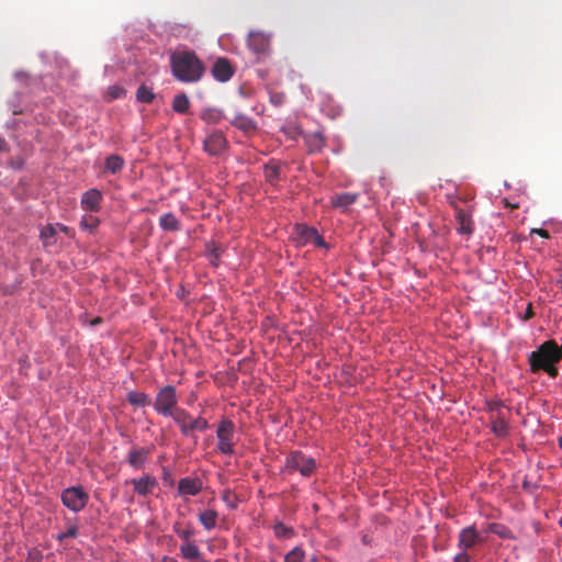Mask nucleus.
<instances>
[{
    "label": "nucleus",
    "instance_id": "nucleus-1",
    "mask_svg": "<svg viewBox=\"0 0 562 562\" xmlns=\"http://www.w3.org/2000/svg\"><path fill=\"white\" fill-rule=\"evenodd\" d=\"M172 76L186 83H194L202 79L205 67L193 50L179 49L170 54Z\"/></svg>",
    "mask_w": 562,
    "mask_h": 562
},
{
    "label": "nucleus",
    "instance_id": "nucleus-2",
    "mask_svg": "<svg viewBox=\"0 0 562 562\" xmlns=\"http://www.w3.org/2000/svg\"><path fill=\"white\" fill-rule=\"evenodd\" d=\"M562 360V346L559 347L554 340H548L541 344L537 350L529 356V364L531 372L540 370L547 372L551 378L558 375L555 367Z\"/></svg>",
    "mask_w": 562,
    "mask_h": 562
},
{
    "label": "nucleus",
    "instance_id": "nucleus-3",
    "mask_svg": "<svg viewBox=\"0 0 562 562\" xmlns=\"http://www.w3.org/2000/svg\"><path fill=\"white\" fill-rule=\"evenodd\" d=\"M171 418L179 427L180 432L184 437H191L195 441L198 437L194 435L195 431H205L209 428V422L202 417H193L189 412L183 408L177 411Z\"/></svg>",
    "mask_w": 562,
    "mask_h": 562
},
{
    "label": "nucleus",
    "instance_id": "nucleus-4",
    "mask_svg": "<svg viewBox=\"0 0 562 562\" xmlns=\"http://www.w3.org/2000/svg\"><path fill=\"white\" fill-rule=\"evenodd\" d=\"M154 408L159 415L165 417H171L179 411L176 387L172 385L161 387L156 394Z\"/></svg>",
    "mask_w": 562,
    "mask_h": 562
},
{
    "label": "nucleus",
    "instance_id": "nucleus-5",
    "mask_svg": "<svg viewBox=\"0 0 562 562\" xmlns=\"http://www.w3.org/2000/svg\"><path fill=\"white\" fill-rule=\"evenodd\" d=\"M235 434L236 427L235 424L231 419H223L218 423L216 429V438H217V450L220 453L224 456L234 454V446H235Z\"/></svg>",
    "mask_w": 562,
    "mask_h": 562
},
{
    "label": "nucleus",
    "instance_id": "nucleus-6",
    "mask_svg": "<svg viewBox=\"0 0 562 562\" xmlns=\"http://www.w3.org/2000/svg\"><path fill=\"white\" fill-rule=\"evenodd\" d=\"M61 502L68 509L78 513L88 504L89 494L80 485L71 486L63 491Z\"/></svg>",
    "mask_w": 562,
    "mask_h": 562
},
{
    "label": "nucleus",
    "instance_id": "nucleus-7",
    "mask_svg": "<svg viewBox=\"0 0 562 562\" xmlns=\"http://www.w3.org/2000/svg\"><path fill=\"white\" fill-rule=\"evenodd\" d=\"M286 468L299 471L303 475H310L315 468L314 459L304 456L301 451H293L286 459Z\"/></svg>",
    "mask_w": 562,
    "mask_h": 562
},
{
    "label": "nucleus",
    "instance_id": "nucleus-8",
    "mask_svg": "<svg viewBox=\"0 0 562 562\" xmlns=\"http://www.w3.org/2000/svg\"><path fill=\"white\" fill-rule=\"evenodd\" d=\"M483 542V538L480 536L479 531L474 526H469L459 532L458 536V548L460 550H471L479 543Z\"/></svg>",
    "mask_w": 562,
    "mask_h": 562
},
{
    "label": "nucleus",
    "instance_id": "nucleus-9",
    "mask_svg": "<svg viewBox=\"0 0 562 562\" xmlns=\"http://www.w3.org/2000/svg\"><path fill=\"white\" fill-rule=\"evenodd\" d=\"M227 139L220 131L210 134L203 142L204 150L211 156L221 155L227 147Z\"/></svg>",
    "mask_w": 562,
    "mask_h": 562
},
{
    "label": "nucleus",
    "instance_id": "nucleus-10",
    "mask_svg": "<svg viewBox=\"0 0 562 562\" xmlns=\"http://www.w3.org/2000/svg\"><path fill=\"white\" fill-rule=\"evenodd\" d=\"M203 488V482L199 477L186 476L178 482V495L181 497L196 496Z\"/></svg>",
    "mask_w": 562,
    "mask_h": 562
},
{
    "label": "nucleus",
    "instance_id": "nucleus-11",
    "mask_svg": "<svg viewBox=\"0 0 562 562\" xmlns=\"http://www.w3.org/2000/svg\"><path fill=\"white\" fill-rule=\"evenodd\" d=\"M127 483L132 484L134 487V492L139 496H147L153 493V491L157 487L158 482L157 479L150 474H144L138 479H132L127 481Z\"/></svg>",
    "mask_w": 562,
    "mask_h": 562
},
{
    "label": "nucleus",
    "instance_id": "nucleus-12",
    "mask_svg": "<svg viewBox=\"0 0 562 562\" xmlns=\"http://www.w3.org/2000/svg\"><path fill=\"white\" fill-rule=\"evenodd\" d=\"M510 413H498L493 416H488L491 423L492 432L498 438H505L509 434V420Z\"/></svg>",
    "mask_w": 562,
    "mask_h": 562
},
{
    "label": "nucleus",
    "instance_id": "nucleus-13",
    "mask_svg": "<svg viewBox=\"0 0 562 562\" xmlns=\"http://www.w3.org/2000/svg\"><path fill=\"white\" fill-rule=\"evenodd\" d=\"M212 75L217 81L226 82L233 77L234 68L227 58L220 57L212 67Z\"/></svg>",
    "mask_w": 562,
    "mask_h": 562
},
{
    "label": "nucleus",
    "instance_id": "nucleus-14",
    "mask_svg": "<svg viewBox=\"0 0 562 562\" xmlns=\"http://www.w3.org/2000/svg\"><path fill=\"white\" fill-rule=\"evenodd\" d=\"M103 195L98 189H90L82 194L81 207L85 211L98 212L101 207Z\"/></svg>",
    "mask_w": 562,
    "mask_h": 562
},
{
    "label": "nucleus",
    "instance_id": "nucleus-15",
    "mask_svg": "<svg viewBox=\"0 0 562 562\" xmlns=\"http://www.w3.org/2000/svg\"><path fill=\"white\" fill-rule=\"evenodd\" d=\"M150 454V449L140 447V448H132L127 454V462L134 469H143L148 460Z\"/></svg>",
    "mask_w": 562,
    "mask_h": 562
},
{
    "label": "nucleus",
    "instance_id": "nucleus-16",
    "mask_svg": "<svg viewBox=\"0 0 562 562\" xmlns=\"http://www.w3.org/2000/svg\"><path fill=\"white\" fill-rule=\"evenodd\" d=\"M456 209V221L458 223L457 231L463 235H471L473 233V221L471 215L463 209L454 206Z\"/></svg>",
    "mask_w": 562,
    "mask_h": 562
},
{
    "label": "nucleus",
    "instance_id": "nucleus-17",
    "mask_svg": "<svg viewBox=\"0 0 562 562\" xmlns=\"http://www.w3.org/2000/svg\"><path fill=\"white\" fill-rule=\"evenodd\" d=\"M247 44L255 53H265L269 46V38L261 32H250Z\"/></svg>",
    "mask_w": 562,
    "mask_h": 562
},
{
    "label": "nucleus",
    "instance_id": "nucleus-18",
    "mask_svg": "<svg viewBox=\"0 0 562 562\" xmlns=\"http://www.w3.org/2000/svg\"><path fill=\"white\" fill-rule=\"evenodd\" d=\"M315 231L316 228L307 226L305 224H296L291 238L299 246L306 245L311 243L312 232Z\"/></svg>",
    "mask_w": 562,
    "mask_h": 562
},
{
    "label": "nucleus",
    "instance_id": "nucleus-19",
    "mask_svg": "<svg viewBox=\"0 0 562 562\" xmlns=\"http://www.w3.org/2000/svg\"><path fill=\"white\" fill-rule=\"evenodd\" d=\"M159 226L166 232H179L181 229L180 221L171 212L159 217Z\"/></svg>",
    "mask_w": 562,
    "mask_h": 562
},
{
    "label": "nucleus",
    "instance_id": "nucleus-20",
    "mask_svg": "<svg viewBox=\"0 0 562 562\" xmlns=\"http://www.w3.org/2000/svg\"><path fill=\"white\" fill-rule=\"evenodd\" d=\"M125 166L123 157L116 154H112L105 158L104 172L112 175L119 173Z\"/></svg>",
    "mask_w": 562,
    "mask_h": 562
},
{
    "label": "nucleus",
    "instance_id": "nucleus-21",
    "mask_svg": "<svg viewBox=\"0 0 562 562\" xmlns=\"http://www.w3.org/2000/svg\"><path fill=\"white\" fill-rule=\"evenodd\" d=\"M304 139L310 153L321 151L325 146V138L319 132L305 135Z\"/></svg>",
    "mask_w": 562,
    "mask_h": 562
},
{
    "label": "nucleus",
    "instance_id": "nucleus-22",
    "mask_svg": "<svg viewBox=\"0 0 562 562\" xmlns=\"http://www.w3.org/2000/svg\"><path fill=\"white\" fill-rule=\"evenodd\" d=\"M232 125H234L235 127H237L238 130H240L245 133H249V132H252L256 130L255 122L250 117H248L244 114H237L232 120Z\"/></svg>",
    "mask_w": 562,
    "mask_h": 562
},
{
    "label": "nucleus",
    "instance_id": "nucleus-23",
    "mask_svg": "<svg viewBox=\"0 0 562 562\" xmlns=\"http://www.w3.org/2000/svg\"><path fill=\"white\" fill-rule=\"evenodd\" d=\"M180 553L184 560L192 561L201 558L199 547L193 542H183L180 546Z\"/></svg>",
    "mask_w": 562,
    "mask_h": 562
},
{
    "label": "nucleus",
    "instance_id": "nucleus-24",
    "mask_svg": "<svg viewBox=\"0 0 562 562\" xmlns=\"http://www.w3.org/2000/svg\"><path fill=\"white\" fill-rule=\"evenodd\" d=\"M127 401L131 405L137 407H145L150 404V398L146 393L131 391L127 393Z\"/></svg>",
    "mask_w": 562,
    "mask_h": 562
},
{
    "label": "nucleus",
    "instance_id": "nucleus-25",
    "mask_svg": "<svg viewBox=\"0 0 562 562\" xmlns=\"http://www.w3.org/2000/svg\"><path fill=\"white\" fill-rule=\"evenodd\" d=\"M217 520V513L214 509H206L199 514V521L206 530L215 528Z\"/></svg>",
    "mask_w": 562,
    "mask_h": 562
},
{
    "label": "nucleus",
    "instance_id": "nucleus-26",
    "mask_svg": "<svg viewBox=\"0 0 562 562\" xmlns=\"http://www.w3.org/2000/svg\"><path fill=\"white\" fill-rule=\"evenodd\" d=\"M358 199V194L350 192H342L333 199V205L336 207H346L353 204Z\"/></svg>",
    "mask_w": 562,
    "mask_h": 562
},
{
    "label": "nucleus",
    "instance_id": "nucleus-27",
    "mask_svg": "<svg viewBox=\"0 0 562 562\" xmlns=\"http://www.w3.org/2000/svg\"><path fill=\"white\" fill-rule=\"evenodd\" d=\"M153 89L145 83L140 85L136 91V100L142 103H151L155 99Z\"/></svg>",
    "mask_w": 562,
    "mask_h": 562
},
{
    "label": "nucleus",
    "instance_id": "nucleus-28",
    "mask_svg": "<svg viewBox=\"0 0 562 562\" xmlns=\"http://www.w3.org/2000/svg\"><path fill=\"white\" fill-rule=\"evenodd\" d=\"M189 106H190V101H189V98L187 97V94L181 93V94H177L173 98L172 109L177 113H180V114L187 113L189 110Z\"/></svg>",
    "mask_w": 562,
    "mask_h": 562
},
{
    "label": "nucleus",
    "instance_id": "nucleus-29",
    "mask_svg": "<svg viewBox=\"0 0 562 562\" xmlns=\"http://www.w3.org/2000/svg\"><path fill=\"white\" fill-rule=\"evenodd\" d=\"M488 531L494 535H497L502 539H513L514 538L512 530L503 524H498V522L490 524Z\"/></svg>",
    "mask_w": 562,
    "mask_h": 562
},
{
    "label": "nucleus",
    "instance_id": "nucleus-30",
    "mask_svg": "<svg viewBox=\"0 0 562 562\" xmlns=\"http://www.w3.org/2000/svg\"><path fill=\"white\" fill-rule=\"evenodd\" d=\"M57 234L55 225L48 224L41 229V239L45 246L55 244V235Z\"/></svg>",
    "mask_w": 562,
    "mask_h": 562
},
{
    "label": "nucleus",
    "instance_id": "nucleus-31",
    "mask_svg": "<svg viewBox=\"0 0 562 562\" xmlns=\"http://www.w3.org/2000/svg\"><path fill=\"white\" fill-rule=\"evenodd\" d=\"M488 416H493L498 413H512L510 408L507 407L502 401H490L486 403Z\"/></svg>",
    "mask_w": 562,
    "mask_h": 562
},
{
    "label": "nucleus",
    "instance_id": "nucleus-32",
    "mask_svg": "<svg viewBox=\"0 0 562 562\" xmlns=\"http://www.w3.org/2000/svg\"><path fill=\"white\" fill-rule=\"evenodd\" d=\"M305 559V551L302 547L296 546L284 555V562H303Z\"/></svg>",
    "mask_w": 562,
    "mask_h": 562
},
{
    "label": "nucleus",
    "instance_id": "nucleus-33",
    "mask_svg": "<svg viewBox=\"0 0 562 562\" xmlns=\"http://www.w3.org/2000/svg\"><path fill=\"white\" fill-rule=\"evenodd\" d=\"M99 223L100 222H99L98 217H95L93 215H86L80 221V227L82 229L89 231L91 233V232H93V229L97 228Z\"/></svg>",
    "mask_w": 562,
    "mask_h": 562
},
{
    "label": "nucleus",
    "instance_id": "nucleus-34",
    "mask_svg": "<svg viewBox=\"0 0 562 562\" xmlns=\"http://www.w3.org/2000/svg\"><path fill=\"white\" fill-rule=\"evenodd\" d=\"M280 168L278 165H267L265 175L270 183H276L279 180Z\"/></svg>",
    "mask_w": 562,
    "mask_h": 562
},
{
    "label": "nucleus",
    "instance_id": "nucleus-35",
    "mask_svg": "<svg viewBox=\"0 0 562 562\" xmlns=\"http://www.w3.org/2000/svg\"><path fill=\"white\" fill-rule=\"evenodd\" d=\"M223 502L232 509L236 508L238 496L231 490H225L222 494Z\"/></svg>",
    "mask_w": 562,
    "mask_h": 562
},
{
    "label": "nucleus",
    "instance_id": "nucleus-36",
    "mask_svg": "<svg viewBox=\"0 0 562 562\" xmlns=\"http://www.w3.org/2000/svg\"><path fill=\"white\" fill-rule=\"evenodd\" d=\"M173 530L177 536L183 540V542H191L190 539L194 536V530L192 528L181 529L178 524L173 526Z\"/></svg>",
    "mask_w": 562,
    "mask_h": 562
},
{
    "label": "nucleus",
    "instance_id": "nucleus-37",
    "mask_svg": "<svg viewBox=\"0 0 562 562\" xmlns=\"http://www.w3.org/2000/svg\"><path fill=\"white\" fill-rule=\"evenodd\" d=\"M78 536V527L75 525H71L67 528L65 532H60L57 535L58 541H64L66 538H76Z\"/></svg>",
    "mask_w": 562,
    "mask_h": 562
},
{
    "label": "nucleus",
    "instance_id": "nucleus-38",
    "mask_svg": "<svg viewBox=\"0 0 562 562\" xmlns=\"http://www.w3.org/2000/svg\"><path fill=\"white\" fill-rule=\"evenodd\" d=\"M202 120H204L207 123H217L221 119V115L217 111L209 110L204 111L201 115Z\"/></svg>",
    "mask_w": 562,
    "mask_h": 562
},
{
    "label": "nucleus",
    "instance_id": "nucleus-39",
    "mask_svg": "<svg viewBox=\"0 0 562 562\" xmlns=\"http://www.w3.org/2000/svg\"><path fill=\"white\" fill-rule=\"evenodd\" d=\"M310 244H312L316 247L327 248L326 241L324 240L323 236L319 235L317 229L315 232H312V239H311Z\"/></svg>",
    "mask_w": 562,
    "mask_h": 562
},
{
    "label": "nucleus",
    "instance_id": "nucleus-40",
    "mask_svg": "<svg viewBox=\"0 0 562 562\" xmlns=\"http://www.w3.org/2000/svg\"><path fill=\"white\" fill-rule=\"evenodd\" d=\"M454 562H471V558L470 555L468 554V551L465 550H461V552H459L454 559H453Z\"/></svg>",
    "mask_w": 562,
    "mask_h": 562
},
{
    "label": "nucleus",
    "instance_id": "nucleus-41",
    "mask_svg": "<svg viewBox=\"0 0 562 562\" xmlns=\"http://www.w3.org/2000/svg\"><path fill=\"white\" fill-rule=\"evenodd\" d=\"M283 132H284V133H285V134H286L291 139H295V137H296L297 135H300V134H301V131H300V128H299L297 126H294L293 128H292V127H289V128H288V131H285V130L283 128Z\"/></svg>",
    "mask_w": 562,
    "mask_h": 562
},
{
    "label": "nucleus",
    "instance_id": "nucleus-42",
    "mask_svg": "<svg viewBox=\"0 0 562 562\" xmlns=\"http://www.w3.org/2000/svg\"><path fill=\"white\" fill-rule=\"evenodd\" d=\"M531 234H537L543 238H549L550 237V234L547 229H543V228H533L531 229Z\"/></svg>",
    "mask_w": 562,
    "mask_h": 562
},
{
    "label": "nucleus",
    "instance_id": "nucleus-43",
    "mask_svg": "<svg viewBox=\"0 0 562 562\" xmlns=\"http://www.w3.org/2000/svg\"><path fill=\"white\" fill-rule=\"evenodd\" d=\"M110 93L113 99H117L124 93V90L121 88L113 87L110 89Z\"/></svg>",
    "mask_w": 562,
    "mask_h": 562
},
{
    "label": "nucleus",
    "instance_id": "nucleus-44",
    "mask_svg": "<svg viewBox=\"0 0 562 562\" xmlns=\"http://www.w3.org/2000/svg\"><path fill=\"white\" fill-rule=\"evenodd\" d=\"M533 315L535 314H533V311H532V305H531V303H529L528 306H527V310H526V312H525V314L522 316V319L524 321H528V319L532 318Z\"/></svg>",
    "mask_w": 562,
    "mask_h": 562
},
{
    "label": "nucleus",
    "instance_id": "nucleus-45",
    "mask_svg": "<svg viewBox=\"0 0 562 562\" xmlns=\"http://www.w3.org/2000/svg\"><path fill=\"white\" fill-rule=\"evenodd\" d=\"M55 227H56V231L63 232V233H65L67 235H69V233H70V228L68 226L64 225V224L56 223Z\"/></svg>",
    "mask_w": 562,
    "mask_h": 562
},
{
    "label": "nucleus",
    "instance_id": "nucleus-46",
    "mask_svg": "<svg viewBox=\"0 0 562 562\" xmlns=\"http://www.w3.org/2000/svg\"><path fill=\"white\" fill-rule=\"evenodd\" d=\"M8 144L3 137L0 136V153L1 151H8Z\"/></svg>",
    "mask_w": 562,
    "mask_h": 562
},
{
    "label": "nucleus",
    "instance_id": "nucleus-47",
    "mask_svg": "<svg viewBox=\"0 0 562 562\" xmlns=\"http://www.w3.org/2000/svg\"><path fill=\"white\" fill-rule=\"evenodd\" d=\"M222 251L218 247H214L212 250H211V256L215 259H218L220 256H221Z\"/></svg>",
    "mask_w": 562,
    "mask_h": 562
},
{
    "label": "nucleus",
    "instance_id": "nucleus-48",
    "mask_svg": "<svg viewBox=\"0 0 562 562\" xmlns=\"http://www.w3.org/2000/svg\"><path fill=\"white\" fill-rule=\"evenodd\" d=\"M282 535H283V539L289 538L293 535V530L291 528H286L283 526Z\"/></svg>",
    "mask_w": 562,
    "mask_h": 562
},
{
    "label": "nucleus",
    "instance_id": "nucleus-49",
    "mask_svg": "<svg viewBox=\"0 0 562 562\" xmlns=\"http://www.w3.org/2000/svg\"><path fill=\"white\" fill-rule=\"evenodd\" d=\"M160 562H178L175 558L165 555Z\"/></svg>",
    "mask_w": 562,
    "mask_h": 562
},
{
    "label": "nucleus",
    "instance_id": "nucleus-50",
    "mask_svg": "<svg viewBox=\"0 0 562 562\" xmlns=\"http://www.w3.org/2000/svg\"><path fill=\"white\" fill-rule=\"evenodd\" d=\"M274 532L277 536H279V533L281 532V522H277L274 525Z\"/></svg>",
    "mask_w": 562,
    "mask_h": 562
},
{
    "label": "nucleus",
    "instance_id": "nucleus-51",
    "mask_svg": "<svg viewBox=\"0 0 562 562\" xmlns=\"http://www.w3.org/2000/svg\"><path fill=\"white\" fill-rule=\"evenodd\" d=\"M102 322V319L100 317H97L94 318L92 322H91V325H98Z\"/></svg>",
    "mask_w": 562,
    "mask_h": 562
},
{
    "label": "nucleus",
    "instance_id": "nucleus-52",
    "mask_svg": "<svg viewBox=\"0 0 562 562\" xmlns=\"http://www.w3.org/2000/svg\"><path fill=\"white\" fill-rule=\"evenodd\" d=\"M558 284L560 285V289L562 290V278L558 280Z\"/></svg>",
    "mask_w": 562,
    "mask_h": 562
},
{
    "label": "nucleus",
    "instance_id": "nucleus-53",
    "mask_svg": "<svg viewBox=\"0 0 562 562\" xmlns=\"http://www.w3.org/2000/svg\"><path fill=\"white\" fill-rule=\"evenodd\" d=\"M559 447L562 448V436L559 438Z\"/></svg>",
    "mask_w": 562,
    "mask_h": 562
},
{
    "label": "nucleus",
    "instance_id": "nucleus-54",
    "mask_svg": "<svg viewBox=\"0 0 562 562\" xmlns=\"http://www.w3.org/2000/svg\"><path fill=\"white\" fill-rule=\"evenodd\" d=\"M560 526L562 527V516H561V520H560Z\"/></svg>",
    "mask_w": 562,
    "mask_h": 562
},
{
    "label": "nucleus",
    "instance_id": "nucleus-55",
    "mask_svg": "<svg viewBox=\"0 0 562 562\" xmlns=\"http://www.w3.org/2000/svg\"><path fill=\"white\" fill-rule=\"evenodd\" d=\"M201 562H209V561H206V560H202Z\"/></svg>",
    "mask_w": 562,
    "mask_h": 562
}]
</instances>
